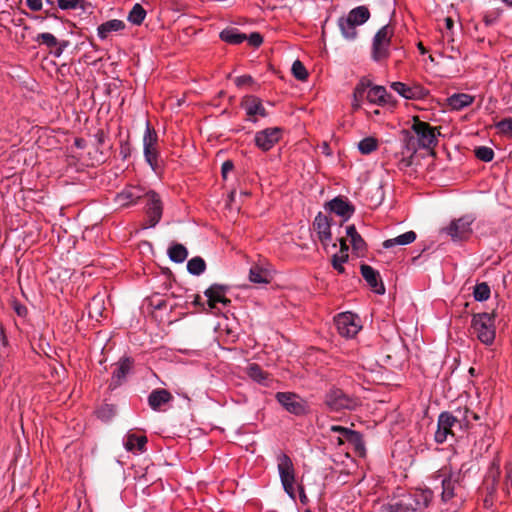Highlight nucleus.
<instances>
[{
  "mask_svg": "<svg viewBox=\"0 0 512 512\" xmlns=\"http://www.w3.org/2000/svg\"><path fill=\"white\" fill-rule=\"evenodd\" d=\"M390 88L408 100L422 99L427 95V90L420 85L408 86L403 82H392Z\"/></svg>",
  "mask_w": 512,
  "mask_h": 512,
  "instance_id": "obj_18",
  "label": "nucleus"
},
{
  "mask_svg": "<svg viewBox=\"0 0 512 512\" xmlns=\"http://www.w3.org/2000/svg\"><path fill=\"white\" fill-rule=\"evenodd\" d=\"M356 26L364 24L370 17V12L365 6L352 9L347 16Z\"/></svg>",
  "mask_w": 512,
  "mask_h": 512,
  "instance_id": "obj_32",
  "label": "nucleus"
},
{
  "mask_svg": "<svg viewBox=\"0 0 512 512\" xmlns=\"http://www.w3.org/2000/svg\"><path fill=\"white\" fill-rule=\"evenodd\" d=\"M390 43H372V59L379 62L389 57Z\"/></svg>",
  "mask_w": 512,
  "mask_h": 512,
  "instance_id": "obj_37",
  "label": "nucleus"
},
{
  "mask_svg": "<svg viewBox=\"0 0 512 512\" xmlns=\"http://www.w3.org/2000/svg\"><path fill=\"white\" fill-rule=\"evenodd\" d=\"M497 126L504 133H512V118L500 121Z\"/></svg>",
  "mask_w": 512,
  "mask_h": 512,
  "instance_id": "obj_51",
  "label": "nucleus"
},
{
  "mask_svg": "<svg viewBox=\"0 0 512 512\" xmlns=\"http://www.w3.org/2000/svg\"><path fill=\"white\" fill-rule=\"evenodd\" d=\"M26 5L32 11H40L42 9V0H25Z\"/></svg>",
  "mask_w": 512,
  "mask_h": 512,
  "instance_id": "obj_53",
  "label": "nucleus"
},
{
  "mask_svg": "<svg viewBox=\"0 0 512 512\" xmlns=\"http://www.w3.org/2000/svg\"><path fill=\"white\" fill-rule=\"evenodd\" d=\"M435 479L441 483V500L444 504L449 505L447 510L456 511L464 502L460 471H453L451 467L444 466L437 471Z\"/></svg>",
  "mask_w": 512,
  "mask_h": 512,
  "instance_id": "obj_3",
  "label": "nucleus"
},
{
  "mask_svg": "<svg viewBox=\"0 0 512 512\" xmlns=\"http://www.w3.org/2000/svg\"><path fill=\"white\" fill-rule=\"evenodd\" d=\"M157 141L158 135L156 131L150 126V123L147 122L143 135V154L145 161L154 172L157 171L158 167V150L156 148Z\"/></svg>",
  "mask_w": 512,
  "mask_h": 512,
  "instance_id": "obj_8",
  "label": "nucleus"
},
{
  "mask_svg": "<svg viewBox=\"0 0 512 512\" xmlns=\"http://www.w3.org/2000/svg\"><path fill=\"white\" fill-rule=\"evenodd\" d=\"M318 238L323 245H328L332 240L331 226L328 217L319 212L313 222Z\"/></svg>",
  "mask_w": 512,
  "mask_h": 512,
  "instance_id": "obj_20",
  "label": "nucleus"
},
{
  "mask_svg": "<svg viewBox=\"0 0 512 512\" xmlns=\"http://www.w3.org/2000/svg\"><path fill=\"white\" fill-rule=\"evenodd\" d=\"M114 414H115L114 406L110 405V404L103 405L97 411L98 418H100V419H102L104 421L110 420L113 417Z\"/></svg>",
  "mask_w": 512,
  "mask_h": 512,
  "instance_id": "obj_48",
  "label": "nucleus"
},
{
  "mask_svg": "<svg viewBox=\"0 0 512 512\" xmlns=\"http://www.w3.org/2000/svg\"><path fill=\"white\" fill-rule=\"evenodd\" d=\"M68 41H58V45L55 47L54 55L56 57H60L62 53L64 52L65 48L68 46Z\"/></svg>",
  "mask_w": 512,
  "mask_h": 512,
  "instance_id": "obj_54",
  "label": "nucleus"
},
{
  "mask_svg": "<svg viewBox=\"0 0 512 512\" xmlns=\"http://www.w3.org/2000/svg\"><path fill=\"white\" fill-rule=\"evenodd\" d=\"M366 99L369 103L375 104L378 106H395L396 100L395 98L389 94L384 86L381 85H372L370 82V87H368V92L366 95Z\"/></svg>",
  "mask_w": 512,
  "mask_h": 512,
  "instance_id": "obj_17",
  "label": "nucleus"
},
{
  "mask_svg": "<svg viewBox=\"0 0 512 512\" xmlns=\"http://www.w3.org/2000/svg\"><path fill=\"white\" fill-rule=\"evenodd\" d=\"M125 28V23L119 19H112L106 21L98 26L97 35L100 39L104 40L112 32H118Z\"/></svg>",
  "mask_w": 512,
  "mask_h": 512,
  "instance_id": "obj_27",
  "label": "nucleus"
},
{
  "mask_svg": "<svg viewBox=\"0 0 512 512\" xmlns=\"http://www.w3.org/2000/svg\"><path fill=\"white\" fill-rule=\"evenodd\" d=\"M173 400L172 394L163 388L153 390L148 397V404L154 411H164V406Z\"/></svg>",
  "mask_w": 512,
  "mask_h": 512,
  "instance_id": "obj_21",
  "label": "nucleus"
},
{
  "mask_svg": "<svg viewBox=\"0 0 512 512\" xmlns=\"http://www.w3.org/2000/svg\"><path fill=\"white\" fill-rule=\"evenodd\" d=\"M508 7H512V0H501Z\"/></svg>",
  "mask_w": 512,
  "mask_h": 512,
  "instance_id": "obj_62",
  "label": "nucleus"
},
{
  "mask_svg": "<svg viewBox=\"0 0 512 512\" xmlns=\"http://www.w3.org/2000/svg\"><path fill=\"white\" fill-rule=\"evenodd\" d=\"M341 244V254H334L332 257V265L338 273L343 274L345 272V268L343 264L348 260V247L343 240H340Z\"/></svg>",
  "mask_w": 512,
  "mask_h": 512,
  "instance_id": "obj_34",
  "label": "nucleus"
},
{
  "mask_svg": "<svg viewBox=\"0 0 512 512\" xmlns=\"http://www.w3.org/2000/svg\"><path fill=\"white\" fill-rule=\"evenodd\" d=\"M346 234L349 237L351 245L355 251H363L365 249L366 243L361 235L357 232L354 225H349L346 227Z\"/></svg>",
  "mask_w": 512,
  "mask_h": 512,
  "instance_id": "obj_33",
  "label": "nucleus"
},
{
  "mask_svg": "<svg viewBox=\"0 0 512 512\" xmlns=\"http://www.w3.org/2000/svg\"><path fill=\"white\" fill-rule=\"evenodd\" d=\"M325 404L330 411L341 412L355 410L360 406L361 401L358 397L349 395L340 388H333L326 394Z\"/></svg>",
  "mask_w": 512,
  "mask_h": 512,
  "instance_id": "obj_6",
  "label": "nucleus"
},
{
  "mask_svg": "<svg viewBox=\"0 0 512 512\" xmlns=\"http://www.w3.org/2000/svg\"><path fill=\"white\" fill-rule=\"evenodd\" d=\"M475 218L472 215H465L459 219L453 220L444 228V232L451 237L453 241L466 240L472 234V224Z\"/></svg>",
  "mask_w": 512,
  "mask_h": 512,
  "instance_id": "obj_10",
  "label": "nucleus"
},
{
  "mask_svg": "<svg viewBox=\"0 0 512 512\" xmlns=\"http://www.w3.org/2000/svg\"><path fill=\"white\" fill-rule=\"evenodd\" d=\"M246 369L249 377L257 383L267 379V373L258 364H248Z\"/></svg>",
  "mask_w": 512,
  "mask_h": 512,
  "instance_id": "obj_40",
  "label": "nucleus"
},
{
  "mask_svg": "<svg viewBox=\"0 0 512 512\" xmlns=\"http://www.w3.org/2000/svg\"><path fill=\"white\" fill-rule=\"evenodd\" d=\"M330 431L339 434L335 440L337 445L340 446L344 444L345 441H347L354 446L356 451L360 453L364 452L365 446L362 440V435L359 432L338 425H332L330 427Z\"/></svg>",
  "mask_w": 512,
  "mask_h": 512,
  "instance_id": "obj_14",
  "label": "nucleus"
},
{
  "mask_svg": "<svg viewBox=\"0 0 512 512\" xmlns=\"http://www.w3.org/2000/svg\"><path fill=\"white\" fill-rule=\"evenodd\" d=\"M361 275L373 291L379 295L385 293V287L381 281H379V273L373 267L363 264L360 267Z\"/></svg>",
  "mask_w": 512,
  "mask_h": 512,
  "instance_id": "obj_24",
  "label": "nucleus"
},
{
  "mask_svg": "<svg viewBox=\"0 0 512 512\" xmlns=\"http://www.w3.org/2000/svg\"><path fill=\"white\" fill-rule=\"evenodd\" d=\"M416 238V233L410 230L394 238L385 240L382 245L384 249H391L396 245L405 246L411 244L416 240Z\"/></svg>",
  "mask_w": 512,
  "mask_h": 512,
  "instance_id": "obj_28",
  "label": "nucleus"
},
{
  "mask_svg": "<svg viewBox=\"0 0 512 512\" xmlns=\"http://www.w3.org/2000/svg\"><path fill=\"white\" fill-rule=\"evenodd\" d=\"M403 143L397 165L400 170H405L412 165L418 149H433L438 144L440 132L429 123L415 119L410 130H403Z\"/></svg>",
  "mask_w": 512,
  "mask_h": 512,
  "instance_id": "obj_1",
  "label": "nucleus"
},
{
  "mask_svg": "<svg viewBox=\"0 0 512 512\" xmlns=\"http://www.w3.org/2000/svg\"><path fill=\"white\" fill-rule=\"evenodd\" d=\"M475 156L477 159L483 161V162H490L494 158V151L492 148L487 146H479L476 147L475 150Z\"/></svg>",
  "mask_w": 512,
  "mask_h": 512,
  "instance_id": "obj_44",
  "label": "nucleus"
},
{
  "mask_svg": "<svg viewBox=\"0 0 512 512\" xmlns=\"http://www.w3.org/2000/svg\"><path fill=\"white\" fill-rule=\"evenodd\" d=\"M0 336H1V338L3 339V341H5V336H4V334H3V331H2V330H1V332H0Z\"/></svg>",
  "mask_w": 512,
  "mask_h": 512,
  "instance_id": "obj_64",
  "label": "nucleus"
},
{
  "mask_svg": "<svg viewBox=\"0 0 512 512\" xmlns=\"http://www.w3.org/2000/svg\"><path fill=\"white\" fill-rule=\"evenodd\" d=\"M338 26L341 30L342 35L348 39L353 40L357 35L356 25L348 18H340L338 20Z\"/></svg>",
  "mask_w": 512,
  "mask_h": 512,
  "instance_id": "obj_35",
  "label": "nucleus"
},
{
  "mask_svg": "<svg viewBox=\"0 0 512 512\" xmlns=\"http://www.w3.org/2000/svg\"><path fill=\"white\" fill-rule=\"evenodd\" d=\"M418 49H419L421 54H425L427 52L422 43L418 44Z\"/></svg>",
  "mask_w": 512,
  "mask_h": 512,
  "instance_id": "obj_61",
  "label": "nucleus"
},
{
  "mask_svg": "<svg viewBox=\"0 0 512 512\" xmlns=\"http://www.w3.org/2000/svg\"><path fill=\"white\" fill-rule=\"evenodd\" d=\"M147 192L144 188L135 185L126 186L121 192L115 196V203L119 207H128L134 205L141 199Z\"/></svg>",
  "mask_w": 512,
  "mask_h": 512,
  "instance_id": "obj_15",
  "label": "nucleus"
},
{
  "mask_svg": "<svg viewBox=\"0 0 512 512\" xmlns=\"http://www.w3.org/2000/svg\"><path fill=\"white\" fill-rule=\"evenodd\" d=\"M206 269V264L203 258L197 256L191 258L187 263V270L192 275H201Z\"/></svg>",
  "mask_w": 512,
  "mask_h": 512,
  "instance_id": "obj_38",
  "label": "nucleus"
},
{
  "mask_svg": "<svg viewBox=\"0 0 512 512\" xmlns=\"http://www.w3.org/2000/svg\"><path fill=\"white\" fill-rule=\"evenodd\" d=\"M146 196L148 197L147 204V226L146 228L155 227L162 217L163 206L159 195L154 191H147Z\"/></svg>",
  "mask_w": 512,
  "mask_h": 512,
  "instance_id": "obj_16",
  "label": "nucleus"
},
{
  "mask_svg": "<svg viewBox=\"0 0 512 512\" xmlns=\"http://www.w3.org/2000/svg\"><path fill=\"white\" fill-rule=\"evenodd\" d=\"M277 470L285 493L293 500L296 498V471L292 459L284 452L276 454Z\"/></svg>",
  "mask_w": 512,
  "mask_h": 512,
  "instance_id": "obj_4",
  "label": "nucleus"
},
{
  "mask_svg": "<svg viewBox=\"0 0 512 512\" xmlns=\"http://www.w3.org/2000/svg\"><path fill=\"white\" fill-rule=\"evenodd\" d=\"M393 35V30L389 25L382 26L377 33L374 35L373 43H391V37Z\"/></svg>",
  "mask_w": 512,
  "mask_h": 512,
  "instance_id": "obj_42",
  "label": "nucleus"
},
{
  "mask_svg": "<svg viewBox=\"0 0 512 512\" xmlns=\"http://www.w3.org/2000/svg\"><path fill=\"white\" fill-rule=\"evenodd\" d=\"M228 286L221 284H213L204 292L208 299V304L211 308H215L217 304L227 306L231 301L227 298L226 294Z\"/></svg>",
  "mask_w": 512,
  "mask_h": 512,
  "instance_id": "obj_19",
  "label": "nucleus"
},
{
  "mask_svg": "<svg viewBox=\"0 0 512 512\" xmlns=\"http://www.w3.org/2000/svg\"><path fill=\"white\" fill-rule=\"evenodd\" d=\"M377 147V140L373 137H366L358 143V149L364 155L370 154L371 152L375 151Z\"/></svg>",
  "mask_w": 512,
  "mask_h": 512,
  "instance_id": "obj_41",
  "label": "nucleus"
},
{
  "mask_svg": "<svg viewBox=\"0 0 512 512\" xmlns=\"http://www.w3.org/2000/svg\"><path fill=\"white\" fill-rule=\"evenodd\" d=\"M292 74L300 81H304L308 78V72L303 63L300 60H296L292 64Z\"/></svg>",
  "mask_w": 512,
  "mask_h": 512,
  "instance_id": "obj_46",
  "label": "nucleus"
},
{
  "mask_svg": "<svg viewBox=\"0 0 512 512\" xmlns=\"http://www.w3.org/2000/svg\"><path fill=\"white\" fill-rule=\"evenodd\" d=\"M168 256L172 262L182 263L188 256V251L182 244H174L168 249Z\"/></svg>",
  "mask_w": 512,
  "mask_h": 512,
  "instance_id": "obj_36",
  "label": "nucleus"
},
{
  "mask_svg": "<svg viewBox=\"0 0 512 512\" xmlns=\"http://www.w3.org/2000/svg\"><path fill=\"white\" fill-rule=\"evenodd\" d=\"M220 39L228 44L237 45L246 40V35L237 28H226L220 32Z\"/></svg>",
  "mask_w": 512,
  "mask_h": 512,
  "instance_id": "obj_31",
  "label": "nucleus"
},
{
  "mask_svg": "<svg viewBox=\"0 0 512 512\" xmlns=\"http://www.w3.org/2000/svg\"><path fill=\"white\" fill-rule=\"evenodd\" d=\"M470 413L468 409L464 411V418L462 420H458L456 416L451 414L450 412H442L440 413L437 421V430L435 432V441L439 444L444 443L449 435H453L452 427L458 423L460 427H468V419L467 414Z\"/></svg>",
  "mask_w": 512,
  "mask_h": 512,
  "instance_id": "obj_7",
  "label": "nucleus"
},
{
  "mask_svg": "<svg viewBox=\"0 0 512 512\" xmlns=\"http://www.w3.org/2000/svg\"><path fill=\"white\" fill-rule=\"evenodd\" d=\"M249 280L256 284L267 283L265 273L258 267H252L249 272Z\"/></svg>",
  "mask_w": 512,
  "mask_h": 512,
  "instance_id": "obj_47",
  "label": "nucleus"
},
{
  "mask_svg": "<svg viewBox=\"0 0 512 512\" xmlns=\"http://www.w3.org/2000/svg\"><path fill=\"white\" fill-rule=\"evenodd\" d=\"M474 101V97L465 93H455L448 98V105L454 110H461Z\"/></svg>",
  "mask_w": 512,
  "mask_h": 512,
  "instance_id": "obj_30",
  "label": "nucleus"
},
{
  "mask_svg": "<svg viewBox=\"0 0 512 512\" xmlns=\"http://www.w3.org/2000/svg\"><path fill=\"white\" fill-rule=\"evenodd\" d=\"M246 40L253 47H258L263 43V37L257 32L251 33L248 37L246 36Z\"/></svg>",
  "mask_w": 512,
  "mask_h": 512,
  "instance_id": "obj_50",
  "label": "nucleus"
},
{
  "mask_svg": "<svg viewBox=\"0 0 512 512\" xmlns=\"http://www.w3.org/2000/svg\"><path fill=\"white\" fill-rule=\"evenodd\" d=\"M330 431L339 434L335 440L337 445L340 446L344 444L345 441H347L354 446L356 451L360 453L364 452L365 446L362 440V435L359 432L338 425H332L330 427Z\"/></svg>",
  "mask_w": 512,
  "mask_h": 512,
  "instance_id": "obj_13",
  "label": "nucleus"
},
{
  "mask_svg": "<svg viewBox=\"0 0 512 512\" xmlns=\"http://www.w3.org/2000/svg\"><path fill=\"white\" fill-rule=\"evenodd\" d=\"M235 84L238 87H242L253 82V78L250 75H241L235 78Z\"/></svg>",
  "mask_w": 512,
  "mask_h": 512,
  "instance_id": "obj_52",
  "label": "nucleus"
},
{
  "mask_svg": "<svg viewBox=\"0 0 512 512\" xmlns=\"http://www.w3.org/2000/svg\"><path fill=\"white\" fill-rule=\"evenodd\" d=\"M46 3L50 4V5H53L55 2L58 3V0H45Z\"/></svg>",
  "mask_w": 512,
  "mask_h": 512,
  "instance_id": "obj_63",
  "label": "nucleus"
},
{
  "mask_svg": "<svg viewBox=\"0 0 512 512\" xmlns=\"http://www.w3.org/2000/svg\"><path fill=\"white\" fill-rule=\"evenodd\" d=\"M95 138H96L98 144H103L104 138H105L104 132L103 131H98L95 134Z\"/></svg>",
  "mask_w": 512,
  "mask_h": 512,
  "instance_id": "obj_57",
  "label": "nucleus"
},
{
  "mask_svg": "<svg viewBox=\"0 0 512 512\" xmlns=\"http://www.w3.org/2000/svg\"><path fill=\"white\" fill-rule=\"evenodd\" d=\"M233 163L232 161H225L223 164H222V168H221V172H222V175L224 178L227 177V174L233 170Z\"/></svg>",
  "mask_w": 512,
  "mask_h": 512,
  "instance_id": "obj_55",
  "label": "nucleus"
},
{
  "mask_svg": "<svg viewBox=\"0 0 512 512\" xmlns=\"http://www.w3.org/2000/svg\"><path fill=\"white\" fill-rule=\"evenodd\" d=\"M473 296H474V299L479 302L488 300L490 297L489 286L484 282L477 284L474 287Z\"/></svg>",
  "mask_w": 512,
  "mask_h": 512,
  "instance_id": "obj_43",
  "label": "nucleus"
},
{
  "mask_svg": "<svg viewBox=\"0 0 512 512\" xmlns=\"http://www.w3.org/2000/svg\"><path fill=\"white\" fill-rule=\"evenodd\" d=\"M334 321L338 333L345 338H353L362 328L360 318L352 312L340 313Z\"/></svg>",
  "mask_w": 512,
  "mask_h": 512,
  "instance_id": "obj_9",
  "label": "nucleus"
},
{
  "mask_svg": "<svg viewBox=\"0 0 512 512\" xmlns=\"http://www.w3.org/2000/svg\"><path fill=\"white\" fill-rule=\"evenodd\" d=\"M146 17V11L140 4H135L128 14V21L134 25H140Z\"/></svg>",
  "mask_w": 512,
  "mask_h": 512,
  "instance_id": "obj_39",
  "label": "nucleus"
},
{
  "mask_svg": "<svg viewBox=\"0 0 512 512\" xmlns=\"http://www.w3.org/2000/svg\"><path fill=\"white\" fill-rule=\"evenodd\" d=\"M299 493H300V501H301L303 504H305V503H306V501H307V496H306V494H305V492H304V488H303V486H299Z\"/></svg>",
  "mask_w": 512,
  "mask_h": 512,
  "instance_id": "obj_58",
  "label": "nucleus"
},
{
  "mask_svg": "<svg viewBox=\"0 0 512 512\" xmlns=\"http://www.w3.org/2000/svg\"><path fill=\"white\" fill-rule=\"evenodd\" d=\"M147 443L146 436H138L133 433H128L124 438V447L127 451L143 452Z\"/></svg>",
  "mask_w": 512,
  "mask_h": 512,
  "instance_id": "obj_29",
  "label": "nucleus"
},
{
  "mask_svg": "<svg viewBox=\"0 0 512 512\" xmlns=\"http://www.w3.org/2000/svg\"><path fill=\"white\" fill-rule=\"evenodd\" d=\"M242 107L250 118L256 116L267 117L268 115L261 99L256 96L246 97L242 102Z\"/></svg>",
  "mask_w": 512,
  "mask_h": 512,
  "instance_id": "obj_25",
  "label": "nucleus"
},
{
  "mask_svg": "<svg viewBox=\"0 0 512 512\" xmlns=\"http://www.w3.org/2000/svg\"><path fill=\"white\" fill-rule=\"evenodd\" d=\"M134 370L135 366L133 358L123 356L114 364L112 377L117 381H125L127 377L134 372Z\"/></svg>",
  "mask_w": 512,
  "mask_h": 512,
  "instance_id": "obj_23",
  "label": "nucleus"
},
{
  "mask_svg": "<svg viewBox=\"0 0 512 512\" xmlns=\"http://www.w3.org/2000/svg\"><path fill=\"white\" fill-rule=\"evenodd\" d=\"M283 130L279 127H269L255 133V145L262 151L271 150L282 138Z\"/></svg>",
  "mask_w": 512,
  "mask_h": 512,
  "instance_id": "obj_12",
  "label": "nucleus"
},
{
  "mask_svg": "<svg viewBox=\"0 0 512 512\" xmlns=\"http://www.w3.org/2000/svg\"><path fill=\"white\" fill-rule=\"evenodd\" d=\"M99 302L96 301V299H93L92 302L89 304V315L94 316V312L100 314V311L98 309Z\"/></svg>",
  "mask_w": 512,
  "mask_h": 512,
  "instance_id": "obj_56",
  "label": "nucleus"
},
{
  "mask_svg": "<svg viewBox=\"0 0 512 512\" xmlns=\"http://www.w3.org/2000/svg\"><path fill=\"white\" fill-rule=\"evenodd\" d=\"M432 498L433 492L430 489L395 494L387 503L381 505L380 512H423Z\"/></svg>",
  "mask_w": 512,
  "mask_h": 512,
  "instance_id": "obj_2",
  "label": "nucleus"
},
{
  "mask_svg": "<svg viewBox=\"0 0 512 512\" xmlns=\"http://www.w3.org/2000/svg\"><path fill=\"white\" fill-rule=\"evenodd\" d=\"M16 310V313L19 315V316H24L27 312L26 308L24 306H17L15 308Z\"/></svg>",
  "mask_w": 512,
  "mask_h": 512,
  "instance_id": "obj_60",
  "label": "nucleus"
},
{
  "mask_svg": "<svg viewBox=\"0 0 512 512\" xmlns=\"http://www.w3.org/2000/svg\"><path fill=\"white\" fill-rule=\"evenodd\" d=\"M471 327L477 338L486 345H490L495 339V318L490 313H478L472 318Z\"/></svg>",
  "mask_w": 512,
  "mask_h": 512,
  "instance_id": "obj_5",
  "label": "nucleus"
},
{
  "mask_svg": "<svg viewBox=\"0 0 512 512\" xmlns=\"http://www.w3.org/2000/svg\"><path fill=\"white\" fill-rule=\"evenodd\" d=\"M35 41L45 45L48 48H55L58 45L57 38L48 32L38 34L35 38Z\"/></svg>",
  "mask_w": 512,
  "mask_h": 512,
  "instance_id": "obj_45",
  "label": "nucleus"
},
{
  "mask_svg": "<svg viewBox=\"0 0 512 512\" xmlns=\"http://www.w3.org/2000/svg\"><path fill=\"white\" fill-rule=\"evenodd\" d=\"M276 399L287 412L296 416L305 415L308 411L307 402L293 392H278Z\"/></svg>",
  "mask_w": 512,
  "mask_h": 512,
  "instance_id": "obj_11",
  "label": "nucleus"
},
{
  "mask_svg": "<svg viewBox=\"0 0 512 512\" xmlns=\"http://www.w3.org/2000/svg\"><path fill=\"white\" fill-rule=\"evenodd\" d=\"M368 87H370V81L365 78L361 79L355 86L351 103L353 110L361 108L362 102L366 98Z\"/></svg>",
  "mask_w": 512,
  "mask_h": 512,
  "instance_id": "obj_26",
  "label": "nucleus"
},
{
  "mask_svg": "<svg viewBox=\"0 0 512 512\" xmlns=\"http://www.w3.org/2000/svg\"><path fill=\"white\" fill-rule=\"evenodd\" d=\"M330 212L340 216L343 221H347L354 213V207L347 200L336 197L327 203Z\"/></svg>",
  "mask_w": 512,
  "mask_h": 512,
  "instance_id": "obj_22",
  "label": "nucleus"
},
{
  "mask_svg": "<svg viewBox=\"0 0 512 512\" xmlns=\"http://www.w3.org/2000/svg\"><path fill=\"white\" fill-rule=\"evenodd\" d=\"M445 26H446V29H448V30H451L453 28L454 21L452 20V18H450V17L445 18Z\"/></svg>",
  "mask_w": 512,
  "mask_h": 512,
  "instance_id": "obj_59",
  "label": "nucleus"
},
{
  "mask_svg": "<svg viewBox=\"0 0 512 512\" xmlns=\"http://www.w3.org/2000/svg\"><path fill=\"white\" fill-rule=\"evenodd\" d=\"M80 0H58V7L61 10L76 9L79 5Z\"/></svg>",
  "mask_w": 512,
  "mask_h": 512,
  "instance_id": "obj_49",
  "label": "nucleus"
}]
</instances>
